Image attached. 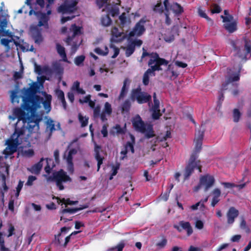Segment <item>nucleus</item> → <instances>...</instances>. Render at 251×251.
Listing matches in <instances>:
<instances>
[{
	"instance_id": "nucleus-1",
	"label": "nucleus",
	"mask_w": 251,
	"mask_h": 251,
	"mask_svg": "<svg viewBox=\"0 0 251 251\" xmlns=\"http://www.w3.org/2000/svg\"><path fill=\"white\" fill-rule=\"evenodd\" d=\"M42 94L45 98L44 101L43 99L37 96L30 97L27 100L24 98L22 108L13 110L12 115L9 116V119L12 121L18 119V121L14 133L6 141L7 147L3 151L4 156H0V161L5 162L8 156L15 152L19 147L23 148L24 146L30 144L29 137L35 132L33 130L39 129L40 118L35 113L36 111L41 107V103L47 113L51 109V96L45 92H43Z\"/></svg>"
},
{
	"instance_id": "nucleus-2",
	"label": "nucleus",
	"mask_w": 251,
	"mask_h": 251,
	"mask_svg": "<svg viewBox=\"0 0 251 251\" xmlns=\"http://www.w3.org/2000/svg\"><path fill=\"white\" fill-rule=\"evenodd\" d=\"M233 47V54L240 60L246 59L251 51V42L250 40L244 39L242 40H237L230 42Z\"/></svg>"
},
{
	"instance_id": "nucleus-3",
	"label": "nucleus",
	"mask_w": 251,
	"mask_h": 251,
	"mask_svg": "<svg viewBox=\"0 0 251 251\" xmlns=\"http://www.w3.org/2000/svg\"><path fill=\"white\" fill-rule=\"evenodd\" d=\"M150 56L149 65L151 68L149 69L144 75L143 82L145 85L149 84L150 77L155 75L154 71L160 70V65L167 64L165 59L160 58L156 53H152Z\"/></svg>"
},
{
	"instance_id": "nucleus-4",
	"label": "nucleus",
	"mask_w": 251,
	"mask_h": 251,
	"mask_svg": "<svg viewBox=\"0 0 251 251\" xmlns=\"http://www.w3.org/2000/svg\"><path fill=\"white\" fill-rule=\"evenodd\" d=\"M82 33L81 27L76 26L75 24L72 25L66 42L68 45L72 46L71 51L73 54L75 52L81 43V40L79 38L78 36Z\"/></svg>"
},
{
	"instance_id": "nucleus-5",
	"label": "nucleus",
	"mask_w": 251,
	"mask_h": 251,
	"mask_svg": "<svg viewBox=\"0 0 251 251\" xmlns=\"http://www.w3.org/2000/svg\"><path fill=\"white\" fill-rule=\"evenodd\" d=\"M132 123L134 128L144 133L147 138H149L154 136L152 126L149 124H145L138 115L133 118Z\"/></svg>"
},
{
	"instance_id": "nucleus-6",
	"label": "nucleus",
	"mask_w": 251,
	"mask_h": 251,
	"mask_svg": "<svg viewBox=\"0 0 251 251\" xmlns=\"http://www.w3.org/2000/svg\"><path fill=\"white\" fill-rule=\"evenodd\" d=\"M33 13L37 15L39 19V22L37 26L31 27L30 33L34 39L35 42L37 43H40L42 42L43 38L40 32L37 29V26L46 25L48 20V18L45 14L35 12L33 10H30L29 13V15H31Z\"/></svg>"
},
{
	"instance_id": "nucleus-7",
	"label": "nucleus",
	"mask_w": 251,
	"mask_h": 251,
	"mask_svg": "<svg viewBox=\"0 0 251 251\" xmlns=\"http://www.w3.org/2000/svg\"><path fill=\"white\" fill-rule=\"evenodd\" d=\"M97 3L100 8L104 7L102 11L108 13V14H111L113 17L119 14L118 5H112L110 0H97Z\"/></svg>"
},
{
	"instance_id": "nucleus-8",
	"label": "nucleus",
	"mask_w": 251,
	"mask_h": 251,
	"mask_svg": "<svg viewBox=\"0 0 251 251\" xmlns=\"http://www.w3.org/2000/svg\"><path fill=\"white\" fill-rule=\"evenodd\" d=\"M8 166L5 162L0 161V179L2 180V187L0 188V192L2 199H3L4 193L8 191V188L6 185V178L8 176Z\"/></svg>"
},
{
	"instance_id": "nucleus-9",
	"label": "nucleus",
	"mask_w": 251,
	"mask_h": 251,
	"mask_svg": "<svg viewBox=\"0 0 251 251\" xmlns=\"http://www.w3.org/2000/svg\"><path fill=\"white\" fill-rule=\"evenodd\" d=\"M195 169H198L200 172H201L200 162L197 160L196 153H193L190 157L188 165L185 169L184 174L185 179L189 177Z\"/></svg>"
},
{
	"instance_id": "nucleus-10",
	"label": "nucleus",
	"mask_w": 251,
	"mask_h": 251,
	"mask_svg": "<svg viewBox=\"0 0 251 251\" xmlns=\"http://www.w3.org/2000/svg\"><path fill=\"white\" fill-rule=\"evenodd\" d=\"M215 180L213 176L206 175L200 178V184L194 188V190L197 192L201 188H203L205 192L207 191L214 184Z\"/></svg>"
},
{
	"instance_id": "nucleus-11",
	"label": "nucleus",
	"mask_w": 251,
	"mask_h": 251,
	"mask_svg": "<svg viewBox=\"0 0 251 251\" xmlns=\"http://www.w3.org/2000/svg\"><path fill=\"white\" fill-rule=\"evenodd\" d=\"M53 178L55 181L57 187L61 190L64 189V186L62 184V182H66L71 181V177L62 170L54 172L53 174Z\"/></svg>"
},
{
	"instance_id": "nucleus-12",
	"label": "nucleus",
	"mask_w": 251,
	"mask_h": 251,
	"mask_svg": "<svg viewBox=\"0 0 251 251\" xmlns=\"http://www.w3.org/2000/svg\"><path fill=\"white\" fill-rule=\"evenodd\" d=\"M131 98L133 100H136L139 103L147 102L151 99V95L142 92L140 88L132 90Z\"/></svg>"
},
{
	"instance_id": "nucleus-13",
	"label": "nucleus",
	"mask_w": 251,
	"mask_h": 251,
	"mask_svg": "<svg viewBox=\"0 0 251 251\" xmlns=\"http://www.w3.org/2000/svg\"><path fill=\"white\" fill-rule=\"evenodd\" d=\"M110 50H109L107 46H101L96 48L95 49V52L99 55L103 56L106 55L108 52H110L111 54L113 53L111 56V57L113 58H116L119 53L120 50L119 48L116 47L112 43H111L110 45Z\"/></svg>"
},
{
	"instance_id": "nucleus-14",
	"label": "nucleus",
	"mask_w": 251,
	"mask_h": 251,
	"mask_svg": "<svg viewBox=\"0 0 251 251\" xmlns=\"http://www.w3.org/2000/svg\"><path fill=\"white\" fill-rule=\"evenodd\" d=\"M77 0H66L64 4L58 8V12L63 14H70L76 10Z\"/></svg>"
},
{
	"instance_id": "nucleus-15",
	"label": "nucleus",
	"mask_w": 251,
	"mask_h": 251,
	"mask_svg": "<svg viewBox=\"0 0 251 251\" xmlns=\"http://www.w3.org/2000/svg\"><path fill=\"white\" fill-rule=\"evenodd\" d=\"M111 37L110 38L111 43L121 42L126 38H129V35L122 31H120L118 28L114 27L112 28L111 30Z\"/></svg>"
},
{
	"instance_id": "nucleus-16",
	"label": "nucleus",
	"mask_w": 251,
	"mask_h": 251,
	"mask_svg": "<svg viewBox=\"0 0 251 251\" xmlns=\"http://www.w3.org/2000/svg\"><path fill=\"white\" fill-rule=\"evenodd\" d=\"M67 229H68L65 227H62L61 228V233L59 234L55 237V242L57 243L58 244L61 246H63L64 247H65L67 245L72 235H73V234H76L80 232L75 231L69 236H66V235L63 233V232L67 231Z\"/></svg>"
},
{
	"instance_id": "nucleus-17",
	"label": "nucleus",
	"mask_w": 251,
	"mask_h": 251,
	"mask_svg": "<svg viewBox=\"0 0 251 251\" xmlns=\"http://www.w3.org/2000/svg\"><path fill=\"white\" fill-rule=\"evenodd\" d=\"M221 17L223 19L225 28L228 32H233L236 30V22L233 21V17L231 15L227 16L222 15Z\"/></svg>"
},
{
	"instance_id": "nucleus-18",
	"label": "nucleus",
	"mask_w": 251,
	"mask_h": 251,
	"mask_svg": "<svg viewBox=\"0 0 251 251\" xmlns=\"http://www.w3.org/2000/svg\"><path fill=\"white\" fill-rule=\"evenodd\" d=\"M145 21L141 20L137 23L133 30L129 33V37L139 36L142 35L145 31Z\"/></svg>"
},
{
	"instance_id": "nucleus-19",
	"label": "nucleus",
	"mask_w": 251,
	"mask_h": 251,
	"mask_svg": "<svg viewBox=\"0 0 251 251\" xmlns=\"http://www.w3.org/2000/svg\"><path fill=\"white\" fill-rule=\"evenodd\" d=\"M153 98V105L151 108L152 116L154 119H157L161 115V114L160 113V110L159 109V101L156 99L155 93H154Z\"/></svg>"
},
{
	"instance_id": "nucleus-20",
	"label": "nucleus",
	"mask_w": 251,
	"mask_h": 251,
	"mask_svg": "<svg viewBox=\"0 0 251 251\" xmlns=\"http://www.w3.org/2000/svg\"><path fill=\"white\" fill-rule=\"evenodd\" d=\"M238 211L234 207H230L227 212V222L228 224H232L235 220V219L238 216Z\"/></svg>"
},
{
	"instance_id": "nucleus-21",
	"label": "nucleus",
	"mask_w": 251,
	"mask_h": 251,
	"mask_svg": "<svg viewBox=\"0 0 251 251\" xmlns=\"http://www.w3.org/2000/svg\"><path fill=\"white\" fill-rule=\"evenodd\" d=\"M211 194L212 197L211 205L212 207H215L220 201L221 191L220 189L216 188L212 190Z\"/></svg>"
},
{
	"instance_id": "nucleus-22",
	"label": "nucleus",
	"mask_w": 251,
	"mask_h": 251,
	"mask_svg": "<svg viewBox=\"0 0 251 251\" xmlns=\"http://www.w3.org/2000/svg\"><path fill=\"white\" fill-rule=\"evenodd\" d=\"M0 35H2V36H8V39L2 38L1 39L0 41L1 44H2L5 47H7L8 48V49H9V44L13 41L12 33L11 32H9L8 31H5L3 30H0Z\"/></svg>"
},
{
	"instance_id": "nucleus-23",
	"label": "nucleus",
	"mask_w": 251,
	"mask_h": 251,
	"mask_svg": "<svg viewBox=\"0 0 251 251\" xmlns=\"http://www.w3.org/2000/svg\"><path fill=\"white\" fill-rule=\"evenodd\" d=\"M112 112L111 105L108 102H106L104 105V108L102 113L100 114V119L102 121L107 120L106 115H110Z\"/></svg>"
},
{
	"instance_id": "nucleus-24",
	"label": "nucleus",
	"mask_w": 251,
	"mask_h": 251,
	"mask_svg": "<svg viewBox=\"0 0 251 251\" xmlns=\"http://www.w3.org/2000/svg\"><path fill=\"white\" fill-rule=\"evenodd\" d=\"M203 137V132L199 131L196 135L195 138V150L196 151H199L201 149L202 141Z\"/></svg>"
},
{
	"instance_id": "nucleus-25",
	"label": "nucleus",
	"mask_w": 251,
	"mask_h": 251,
	"mask_svg": "<svg viewBox=\"0 0 251 251\" xmlns=\"http://www.w3.org/2000/svg\"><path fill=\"white\" fill-rule=\"evenodd\" d=\"M240 68H238L236 71H232L229 70L228 73V81L229 82H232L239 80V73Z\"/></svg>"
},
{
	"instance_id": "nucleus-26",
	"label": "nucleus",
	"mask_w": 251,
	"mask_h": 251,
	"mask_svg": "<svg viewBox=\"0 0 251 251\" xmlns=\"http://www.w3.org/2000/svg\"><path fill=\"white\" fill-rule=\"evenodd\" d=\"M45 159L42 158L38 163L35 164L30 168L28 169V170L33 174H39L43 167V162L45 161Z\"/></svg>"
},
{
	"instance_id": "nucleus-27",
	"label": "nucleus",
	"mask_w": 251,
	"mask_h": 251,
	"mask_svg": "<svg viewBox=\"0 0 251 251\" xmlns=\"http://www.w3.org/2000/svg\"><path fill=\"white\" fill-rule=\"evenodd\" d=\"M179 225L183 229H185L187 231L188 236H190L192 234L193 230L189 222L181 221L179 222Z\"/></svg>"
},
{
	"instance_id": "nucleus-28",
	"label": "nucleus",
	"mask_w": 251,
	"mask_h": 251,
	"mask_svg": "<svg viewBox=\"0 0 251 251\" xmlns=\"http://www.w3.org/2000/svg\"><path fill=\"white\" fill-rule=\"evenodd\" d=\"M167 76L170 78H176L178 74L175 70L174 66L170 65H169L168 68L166 71Z\"/></svg>"
},
{
	"instance_id": "nucleus-29",
	"label": "nucleus",
	"mask_w": 251,
	"mask_h": 251,
	"mask_svg": "<svg viewBox=\"0 0 251 251\" xmlns=\"http://www.w3.org/2000/svg\"><path fill=\"white\" fill-rule=\"evenodd\" d=\"M56 50L57 52L60 55V57L62 58L63 60L64 61L67 62L65 48L63 46L57 44L56 45Z\"/></svg>"
},
{
	"instance_id": "nucleus-30",
	"label": "nucleus",
	"mask_w": 251,
	"mask_h": 251,
	"mask_svg": "<svg viewBox=\"0 0 251 251\" xmlns=\"http://www.w3.org/2000/svg\"><path fill=\"white\" fill-rule=\"evenodd\" d=\"M71 90L76 92L78 94L83 95L85 93L84 90L79 87V83L77 81L73 83Z\"/></svg>"
},
{
	"instance_id": "nucleus-31",
	"label": "nucleus",
	"mask_w": 251,
	"mask_h": 251,
	"mask_svg": "<svg viewBox=\"0 0 251 251\" xmlns=\"http://www.w3.org/2000/svg\"><path fill=\"white\" fill-rule=\"evenodd\" d=\"M100 21L101 25L104 26H109L112 23L108 14L102 16Z\"/></svg>"
},
{
	"instance_id": "nucleus-32",
	"label": "nucleus",
	"mask_w": 251,
	"mask_h": 251,
	"mask_svg": "<svg viewBox=\"0 0 251 251\" xmlns=\"http://www.w3.org/2000/svg\"><path fill=\"white\" fill-rule=\"evenodd\" d=\"M67 164V169L69 173L73 174L74 172V164L73 160L71 158H64Z\"/></svg>"
},
{
	"instance_id": "nucleus-33",
	"label": "nucleus",
	"mask_w": 251,
	"mask_h": 251,
	"mask_svg": "<svg viewBox=\"0 0 251 251\" xmlns=\"http://www.w3.org/2000/svg\"><path fill=\"white\" fill-rule=\"evenodd\" d=\"M56 94L58 99H59L63 105L64 109L66 108V103L65 100L64 94L63 92L59 89L56 90Z\"/></svg>"
},
{
	"instance_id": "nucleus-34",
	"label": "nucleus",
	"mask_w": 251,
	"mask_h": 251,
	"mask_svg": "<svg viewBox=\"0 0 251 251\" xmlns=\"http://www.w3.org/2000/svg\"><path fill=\"white\" fill-rule=\"evenodd\" d=\"M56 199L57 200V202L59 204L62 203L66 205L65 207H66L67 205H74L77 203V201H72L69 199H65L63 198L62 199H60L58 198H56Z\"/></svg>"
},
{
	"instance_id": "nucleus-35",
	"label": "nucleus",
	"mask_w": 251,
	"mask_h": 251,
	"mask_svg": "<svg viewBox=\"0 0 251 251\" xmlns=\"http://www.w3.org/2000/svg\"><path fill=\"white\" fill-rule=\"evenodd\" d=\"M171 9L176 14H179L183 12L182 7L178 4L176 3L171 6Z\"/></svg>"
},
{
	"instance_id": "nucleus-36",
	"label": "nucleus",
	"mask_w": 251,
	"mask_h": 251,
	"mask_svg": "<svg viewBox=\"0 0 251 251\" xmlns=\"http://www.w3.org/2000/svg\"><path fill=\"white\" fill-rule=\"evenodd\" d=\"M47 129L49 130L50 132L55 130L56 129L55 128L54 122L50 119H48L46 121Z\"/></svg>"
},
{
	"instance_id": "nucleus-37",
	"label": "nucleus",
	"mask_w": 251,
	"mask_h": 251,
	"mask_svg": "<svg viewBox=\"0 0 251 251\" xmlns=\"http://www.w3.org/2000/svg\"><path fill=\"white\" fill-rule=\"evenodd\" d=\"M22 154L25 157H30L34 155V151L32 149H23L22 150Z\"/></svg>"
},
{
	"instance_id": "nucleus-38",
	"label": "nucleus",
	"mask_w": 251,
	"mask_h": 251,
	"mask_svg": "<svg viewBox=\"0 0 251 251\" xmlns=\"http://www.w3.org/2000/svg\"><path fill=\"white\" fill-rule=\"evenodd\" d=\"M130 137L132 143L128 142L124 148H127V152L131 151L132 153H133L134 151L133 148V143H134V137L132 135H130Z\"/></svg>"
},
{
	"instance_id": "nucleus-39",
	"label": "nucleus",
	"mask_w": 251,
	"mask_h": 251,
	"mask_svg": "<svg viewBox=\"0 0 251 251\" xmlns=\"http://www.w3.org/2000/svg\"><path fill=\"white\" fill-rule=\"evenodd\" d=\"M242 113L238 109H234L233 111V121L237 123L239 121Z\"/></svg>"
},
{
	"instance_id": "nucleus-40",
	"label": "nucleus",
	"mask_w": 251,
	"mask_h": 251,
	"mask_svg": "<svg viewBox=\"0 0 251 251\" xmlns=\"http://www.w3.org/2000/svg\"><path fill=\"white\" fill-rule=\"evenodd\" d=\"M79 121L81 124V127L86 126L88 122V118L86 116H83L82 114H78Z\"/></svg>"
},
{
	"instance_id": "nucleus-41",
	"label": "nucleus",
	"mask_w": 251,
	"mask_h": 251,
	"mask_svg": "<svg viewBox=\"0 0 251 251\" xmlns=\"http://www.w3.org/2000/svg\"><path fill=\"white\" fill-rule=\"evenodd\" d=\"M95 151H96L95 158H96V160L98 161V169H97V171H99V170H100V166L101 164H102V163L103 157H101L99 153L98 152L97 149H95Z\"/></svg>"
},
{
	"instance_id": "nucleus-42",
	"label": "nucleus",
	"mask_w": 251,
	"mask_h": 251,
	"mask_svg": "<svg viewBox=\"0 0 251 251\" xmlns=\"http://www.w3.org/2000/svg\"><path fill=\"white\" fill-rule=\"evenodd\" d=\"M194 225L195 227L199 230H201L204 227V222L198 219H196Z\"/></svg>"
},
{
	"instance_id": "nucleus-43",
	"label": "nucleus",
	"mask_w": 251,
	"mask_h": 251,
	"mask_svg": "<svg viewBox=\"0 0 251 251\" xmlns=\"http://www.w3.org/2000/svg\"><path fill=\"white\" fill-rule=\"evenodd\" d=\"M11 102L13 103L19 102V99L20 97L17 95V93L15 91H11Z\"/></svg>"
},
{
	"instance_id": "nucleus-44",
	"label": "nucleus",
	"mask_w": 251,
	"mask_h": 251,
	"mask_svg": "<svg viewBox=\"0 0 251 251\" xmlns=\"http://www.w3.org/2000/svg\"><path fill=\"white\" fill-rule=\"evenodd\" d=\"M124 246L125 243L121 242L117 246L110 248L107 251H122Z\"/></svg>"
},
{
	"instance_id": "nucleus-45",
	"label": "nucleus",
	"mask_w": 251,
	"mask_h": 251,
	"mask_svg": "<svg viewBox=\"0 0 251 251\" xmlns=\"http://www.w3.org/2000/svg\"><path fill=\"white\" fill-rule=\"evenodd\" d=\"M134 51V45L131 44L126 48V56H129Z\"/></svg>"
},
{
	"instance_id": "nucleus-46",
	"label": "nucleus",
	"mask_w": 251,
	"mask_h": 251,
	"mask_svg": "<svg viewBox=\"0 0 251 251\" xmlns=\"http://www.w3.org/2000/svg\"><path fill=\"white\" fill-rule=\"evenodd\" d=\"M130 105L128 100H126L122 105V111L127 112L129 110Z\"/></svg>"
},
{
	"instance_id": "nucleus-47",
	"label": "nucleus",
	"mask_w": 251,
	"mask_h": 251,
	"mask_svg": "<svg viewBox=\"0 0 251 251\" xmlns=\"http://www.w3.org/2000/svg\"><path fill=\"white\" fill-rule=\"evenodd\" d=\"M198 13H199V15L202 17V18H204L205 19H206L208 21H209L211 22V23L212 24H213V22L212 21V20H211L210 18H209L206 14V13H205L204 11L202 10L200 7L198 9Z\"/></svg>"
},
{
	"instance_id": "nucleus-48",
	"label": "nucleus",
	"mask_w": 251,
	"mask_h": 251,
	"mask_svg": "<svg viewBox=\"0 0 251 251\" xmlns=\"http://www.w3.org/2000/svg\"><path fill=\"white\" fill-rule=\"evenodd\" d=\"M3 234L0 232V250L1 251H9L8 249L4 246V241L2 237Z\"/></svg>"
},
{
	"instance_id": "nucleus-49",
	"label": "nucleus",
	"mask_w": 251,
	"mask_h": 251,
	"mask_svg": "<svg viewBox=\"0 0 251 251\" xmlns=\"http://www.w3.org/2000/svg\"><path fill=\"white\" fill-rule=\"evenodd\" d=\"M85 56L83 55H80L75 57V63L76 65L80 66L84 61Z\"/></svg>"
},
{
	"instance_id": "nucleus-50",
	"label": "nucleus",
	"mask_w": 251,
	"mask_h": 251,
	"mask_svg": "<svg viewBox=\"0 0 251 251\" xmlns=\"http://www.w3.org/2000/svg\"><path fill=\"white\" fill-rule=\"evenodd\" d=\"M77 151L75 149H71L69 151L67 155H66V154L64 155V158H71V159L73 160V156L75 155L77 153Z\"/></svg>"
},
{
	"instance_id": "nucleus-51",
	"label": "nucleus",
	"mask_w": 251,
	"mask_h": 251,
	"mask_svg": "<svg viewBox=\"0 0 251 251\" xmlns=\"http://www.w3.org/2000/svg\"><path fill=\"white\" fill-rule=\"evenodd\" d=\"M221 11V9L218 5L214 4L211 6L210 11L212 14L219 13Z\"/></svg>"
},
{
	"instance_id": "nucleus-52",
	"label": "nucleus",
	"mask_w": 251,
	"mask_h": 251,
	"mask_svg": "<svg viewBox=\"0 0 251 251\" xmlns=\"http://www.w3.org/2000/svg\"><path fill=\"white\" fill-rule=\"evenodd\" d=\"M167 240L165 238H162L160 241L156 244V246L158 249L163 248L167 244Z\"/></svg>"
},
{
	"instance_id": "nucleus-53",
	"label": "nucleus",
	"mask_w": 251,
	"mask_h": 251,
	"mask_svg": "<svg viewBox=\"0 0 251 251\" xmlns=\"http://www.w3.org/2000/svg\"><path fill=\"white\" fill-rule=\"evenodd\" d=\"M128 89V88H127L126 87H125L124 86H123L122 90H121V92L118 98L119 100H121L124 98V97L126 96V95Z\"/></svg>"
},
{
	"instance_id": "nucleus-54",
	"label": "nucleus",
	"mask_w": 251,
	"mask_h": 251,
	"mask_svg": "<svg viewBox=\"0 0 251 251\" xmlns=\"http://www.w3.org/2000/svg\"><path fill=\"white\" fill-rule=\"evenodd\" d=\"M127 153V148H125L124 147L122 149L121 151L120 152V159L121 160H124L126 157V154Z\"/></svg>"
},
{
	"instance_id": "nucleus-55",
	"label": "nucleus",
	"mask_w": 251,
	"mask_h": 251,
	"mask_svg": "<svg viewBox=\"0 0 251 251\" xmlns=\"http://www.w3.org/2000/svg\"><path fill=\"white\" fill-rule=\"evenodd\" d=\"M46 162L47 163V166L45 168V170L46 173H50L51 168L49 165L52 162V160L51 159L47 158L46 159Z\"/></svg>"
},
{
	"instance_id": "nucleus-56",
	"label": "nucleus",
	"mask_w": 251,
	"mask_h": 251,
	"mask_svg": "<svg viewBox=\"0 0 251 251\" xmlns=\"http://www.w3.org/2000/svg\"><path fill=\"white\" fill-rule=\"evenodd\" d=\"M170 135H171L170 132L167 131L165 136H163V137H158L156 138L155 139V143H156L158 141H162L163 140H166L167 138L170 137Z\"/></svg>"
},
{
	"instance_id": "nucleus-57",
	"label": "nucleus",
	"mask_w": 251,
	"mask_h": 251,
	"mask_svg": "<svg viewBox=\"0 0 251 251\" xmlns=\"http://www.w3.org/2000/svg\"><path fill=\"white\" fill-rule=\"evenodd\" d=\"M36 179V177L34 176H30L28 177V180L26 182V185L27 186H31L33 184V182Z\"/></svg>"
},
{
	"instance_id": "nucleus-58",
	"label": "nucleus",
	"mask_w": 251,
	"mask_h": 251,
	"mask_svg": "<svg viewBox=\"0 0 251 251\" xmlns=\"http://www.w3.org/2000/svg\"><path fill=\"white\" fill-rule=\"evenodd\" d=\"M222 184L224 186V188L227 189H231L235 186V184L229 182H222Z\"/></svg>"
},
{
	"instance_id": "nucleus-59",
	"label": "nucleus",
	"mask_w": 251,
	"mask_h": 251,
	"mask_svg": "<svg viewBox=\"0 0 251 251\" xmlns=\"http://www.w3.org/2000/svg\"><path fill=\"white\" fill-rule=\"evenodd\" d=\"M35 72L39 75H41L43 73V69H42L41 66H38L36 64H35Z\"/></svg>"
},
{
	"instance_id": "nucleus-60",
	"label": "nucleus",
	"mask_w": 251,
	"mask_h": 251,
	"mask_svg": "<svg viewBox=\"0 0 251 251\" xmlns=\"http://www.w3.org/2000/svg\"><path fill=\"white\" fill-rule=\"evenodd\" d=\"M203 207V203L201 202H198L195 204L192 205L190 206V208L193 210H196L198 209V207Z\"/></svg>"
},
{
	"instance_id": "nucleus-61",
	"label": "nucleus",
	"mask_w": 251,
	"mask_h": 251,
	"mask_svg": "<svg viewBox=\"0 0 251 251\" xmlns=\"http://www.w3.org/2000/svg\"><path fill=\"white\" fill-rule=\"evenodd\" d=\"M119 166H113L112 167V175H111V176L110 177L109 179L110 180H111L112 178H113V176H115L117 173V171L119 169Z\"/></svg>"
},
{
	"instance_id": "nucleus-62",
	"label": "nucleus",
	"mask_w": 251,
	"mask_h": 251,
	"mask_svg": "<svg viewBox=\"0 0 251 251\" xmlns=\"http://www.w3.org/2000/svg\"><path fill=\"white\" fill-rule=\"evenodd\" d=\"M76 211V209H72V208H64L62 210V213H73Z\"/></svg>"
},
{
	"instance_id": "nucleus-63",
	"label": "nucleus",
	"mask_w": 251,
	"mask_h": 251,
	"mask_svg": "<svg viewBox=\"0 0 251 251\" xmlns=\"http://www.w3.org/2000/svg\"><path fill=\"white\" fill-rule=\"evenodd\" d=\"M119 19L120 20L121 23L122 25H124L126 22V14L125 13H123L120 17Z\"/></svg>"
},
{
	"instance_id": "nucleus-64",
	"label": "nucleus",
	"mask_w": 251,
	"mask_h": 251,
	"mask_svg": "<svg viewBox=\"0 0 251 251\" xmlns=\"http://www.w3.org/2000/svg\"><path fill=\"white\" fill-rule=\"evenodd\" d=\"M90 99V95H88L86 96L85 97L83 98V99L79 100V102L81 103H87L89 101V100Z\"/></svg>"
}]
</instances>
